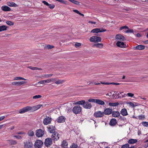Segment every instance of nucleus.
<instances>
[{"label":"nucleus","mask_w":148,"mask_h":148,"mask_svg":"<svg viewBox=\"0 0 148 148\" xmlns=\"http://www.w3.org/2000/svg\"><path fill=\"white\" fill-rule=\"evenodd\" d=\"M10 142L12 145H15L17 143V142L15 140H10Z\"/></svg>","instance_id":"obj_48"},{"label":"nucleus","mask_w":148,"mask_h":148,"mask_svg":"<svg viewBox=\"0 0 148 148\" xmlns=\"http://www.w3.org/2000/svg\"><path fill=\"white\" fill-rule=\"evenodd\" d=\"M49 7V8L51 9H53L55 7V5L54 4H49V5L48 6Z\"/></svg>","instance_id":"obj_44"},{"label":"nucleus","mask_w":148,"mask_h":148,"mask_svg":"<svg viewBox=\"0 0 148 148\" xmlns=\"http://www.w3.org/2000/svg\"><path fill=\"white\" fill-rule=\"evenodd\" d=\"M137 142V140L136 139H131L128 141V143L130 144H133Z\"/></svg>","instance_id":"obj_27"},{"label":"nucleus","mask_w":148,"mask_h":148,"mask_svg":"<svg viewBox=\"0 0 148 148\" xmlns=\"http://www.w3.org/2000/svg\"><path fill=\"white\" fill-rule=\"evenodd\" d=\"M125 28H126V29H128V27L126 26H122V27H121L120 29V30H121L124 29H125Z\"/></svg>","instance_id":"obj_56"},{"label":"nucleus","mask_w":148,"mask_h":148,"mask_svg":"<svg viewBox=\"0 0 148 148\" xmlns=\"http://www.w3.org/2000/svg\"><path fill=\"white\" fill-rule=\"evenodd\" d=\"M101 83L103 84L109 85H110V83L106 82H101Z\"/></svg>","instance_id":"obj_53"},{"label":"nucleus","mask_w":148,"mask_h":148,"mask_svg":"<svg viewBox=\"0 0 148 148\" xmlns=\"http://www.w3.org/2000/svg\"><path fill=\"white\" fill-rule=\"evenodd\" d=\"M24 148H32L33 144L32 142L30 141H28L24 142Z\"/></svg>","instance_id":"obj_8"},{"label":"nucleus","mask_w":148,"mask_h":148,"mask_svg":"<svg viewBox=\"0 0 148 148\" xmlns=\"http://www.w3.org/2000/svg\"><path fill=\"white\" fill-rule=\"evenodd\" d=\"M112 116L114 117H118L120 115V113L119 111H113L112 112Z\"/></svg>","instance_id":"obj_24"},{"label":"nucleus","mask_w":148,"mask_h":148,"mask_svg":"<svg viewBox=\"0 0 148 148\" xmlns=\"http://www.w3.org/2000/svg\"><path fill=\"white\" fill-rule=\"evenodd\" d=\"M81 45V44L79 42H76L75 44V46L76 48H78L80 47Z\"/></svg>","instance_id":"obj_42"},{"label":"nucleus","mask_w":148,"mask_h":148,"mask_svg":"<svg viewBox=\"0 0 148 148\" xmlns=\"http://www.w3.org/2000/svg\"><path fill=\"white\" fill-rule=\"evenodd\" d=\"M79 2L77 1H75V4L78 5L79 4Z\"/></svg>","instance_id":"obj_63"},{"label":"nucleus","mask_w":148,"mask_h":148,"mask_svg":"<svg viewBox=\"0 0 148 148\" xmlns=\"http://www.w3.org/2000/svg\"><path fill=\"white\" fill-rule=\"evenodd\" d=\"M83 107L85 108L86 109H90L92 107V106L91 104L88 101L84 103L83 106Z\"/></svg>","instance_id":"obj_18"},{"label":"nucleus","mask_w":148,"mask_h":148,"mask_svg":"<svg viewBox=\"0 0 148 148\" xmlns=\"http://www.w3.org/2000/svg\"><path fill=\"white\" fill-rule=\"evenodd\" d=\"M75 12L77 14H79L80 15H81V16H84V14H82L81 13H80L77 10H75Z\"/></svg>","instance_id":"obj_43"},{"label":"nucleus","mask_w":148,"mask_h":148,"mask_svg":"<svg viewBox=\"0 0 148 148\" xmlns=\"http://www.w3.org/2000/svg\"><path fill=\"white\" fill-rule=\"evenodd\" d=\"M6 23L9 25H12L14 24L13 22L10 21H6Z\"/></svg>","instance_id":"obj_41"},{"label":"nucleus","mask_w":148,"mask_h":148,"mask_svg":"<svg viewBox=\"0 0 148 148\" xmlns=\"http://www.w3.org/2000/svg\"><path fill=\"white\" fill-rule=\"evenodd\" d=\"M43 142L41 140H36L34 143V146L36 148H40L43 145Z\"/></svg>","instance_id":"obj_4"},{"label":"nucleus","mask_w":148,"mask_h":148,"mask_svg":"<svg viewBox=\"0 0 148 148\" xmlns=\"http://www.w3.org/2000/svg\"><path fill=\"white\" fill-rule=\"evenodd\" d=\"M121 84V83H114V82H112L110 83V84H113V85H119Z\"/></svg>","instance_id":"obj_57"},{"label":"nucleus","mask_w":148,"mask_h":148,"mask_svg":"<svg viewBox=\"0 0 148 148\" xmlns=\"http://www.w3.org/2000/svg\"><path fill=\"white\" fill-rule=\"evenodd\" d=\"M103 112L101 111H97L95 112L94 114V116L96 118L101 117L103 116Z\"/></svg>","instance_id":"obj_9"},{"label":"nucleus","mask_w":148,"mask_h":148,"mask_svg":"<svg viewBox=\"0 0 148 148\" xmlns=\"http://www.w3.org/2000/svg\"><path fill=\"white\" fill-rule=\"evenodd\" d=\"M145 48V46L141 45H139L134 47V49L141 50L144 49Z\"/></svg>","instance_id":"obj_23"},{"label":"nucleus","mask_w":148,"mask_h":148,"mask_svg":"<svg viewBox=\"0 0 148 148\" xmlns=\"http://www.w3.org/2000/svg\"><path fill=\"white\" fill-rule=\"evenodd\" d=\"M52 143V140L51 138H47L45 139L44 142L45 145L46 146L48 147Z\"/></svg>","instance_id":"obj_10"},{"label":"nucleus","mask_w":148,"mask_h":148,"mask_svg":"<svg viewBox=\"0 0 148 148\" xmlns=\"http://www.w3.org/2000/svg\"><path fill=\"white\" fill-rule=\"evenodd\" d=\"M42 97V96L40 95H35L33 97V98L34 99H37Z\"/></svg>","instance_id":"obj_39"},{"label":"nucleus","mask_w":148,"mask_h":148,"mask_svg":"<svg viewBox=\"0 0 148 148\" xmlns=\"http://www.w3.org/2000/svg\"><path fill=\"white\" fill-rule=\"evenodd\" d=\"M112 108H106L104 110L103 114L107 115H109L112 113Z\"/></svg>","instance_id":"obj_13"},{"label":"nucleus","mask_w":148,"mask_h":148,"mask_svg":"<svg viewBox=\"0 0 148 148\" xmlns=\"http://www.w3.org/2000/svg\"><path fill=\"white\" fill-rule=\"evenodd\" d=\"M25 83V82L24 81H21L18 82H13L12 83V84L13 85L15 86H20L24 84Z\"/></svg>","instance_id":"obj_21"},{"label":"nucleus","mask_w":148,"mask_h":148,"mask_svg":"<svg viewBox=\"0 0 148 148\" xmlns=\"http://www.w3.org/2000/svg\"><path fill=\"white\" fill-rule=\"evenodd\" d=\"M88 23H91V24H95L96 23L95 22H93V21H89V22H88Z\"/></svg>","instance_id":"obj_62"},{"label":"nucleus","mask_w":148,"mask_h":148,"mask_svg":"<svg viewBox=\"0 0 148 148\" xmlns=\"http://www.w3.org/2000/svg\"><path fill=\"white\" fill-rule=\"evenodd\" d=\"M17 134H25V133L24 132H18L17 133Z\"/></svg>","instance_id":"obj_60"},{"label":"nucleus","mask_w":148,"mask_h":148,"mask_svg":"<svg viewBox=\"0 0 148 148\" xmlns=\"http://www.w3.org/2000/svg\"><path fill=\"white\" fill-rule=\"evenodd\" d=\"M106 31V29L103 28H95L91 30V32L93 33H98V32H101Z\"/></svg>","instance_id":"obj_12"},{"label":"nucleus","mask_w":148,"mask_h":148,"mask_svg":"<svg viewBox=\"0 0 148 148\" xmlns=\"http://www.w3.org/2000/svg\"><path fill=\"white\" fill-rule=\"evenodd\" d=\"M125 32L126 33H132L133 32V30L132 29L127 30L125 31Z\"/></svg>","instance_id":"obj_52"},{"label":"nucleus","mask_w":148,"mask_h":148,"mask_svg":"<svg viewBox=\"0 0 148 148\" xmlns=\"http://www.w3.org/2000/svg\"><path fill=\"white\" fill-rule=\"evenodd\" d=\"M121 148H130L129 145L128 144H126L123 145Z\"/></svg>","instance_id":"obj_45"},{"label":"nucleus","mask_w":148,"mask_h":148,"mask_svg":"<svg viewBox=\"0 0 148 148\" xmlns=\"http://www.w3.org/2000/svg\"><path fill=\"white\" fill-rule=\"evenodd\" d=\"M14 137H16L18 139H21L22 138V137L20 136L17 135V136H14Z\"/></svg>","instance_id":"obj_59"},{"label":"nucleus","mask_w":148,"mask_h":148,"mask_svg":"<svg viewBox=\"0 0 148 148\" xmlns=\"http://www.w3.org/2000/svg\"><path fill=\"white\" fill-rule=\"evenodd\" d=\"M52 119L50 116H46L45 117L43 120V123L45 125H48L51 123Z\"/></svg>","instance_id":"obj_3"},{"label":"nucleus","mask_w":148,"mask_h":148,"mask_svg":"<svg viewBox=\"0 0 148 148\" xmlns=\"http://www.w3.org/2000/svg\"><path fill=\"white\" fill-rule=\"evenodd\" d=\"M51 137L52 139L54 141H56L60 137V134L57 132H55V131L52 133Z\"/></svg>","instance_id":"obj_6"},{"label":"nucleus","mask_w":148,"mask_h":148,"mask_svg":"<svg viewBox=\"0 0 148 148\" xmlns=\"http://www.w3.org/2000/svg\"><path fill=\"white\" fill-rule=\"evenodd\" d=\"M26 79L21 77H16L14 78V80H25Z\"/></svg>","instance_id":"obj_37"},{"label":"nucleus","mask_w":148,"mask_h":148,"mask_svg":"<svg viewBox=\"0 0 148 148\" xmlns=\"http://www.w3.org/2000/svg\"><path fill=\"white\" fill-rule=\"evenodd\" d=\"M97 99H88V101L89 102H92L94 103H96Z\"/></svg>","instance_id":"obj_38"},{"label":"nucleus","mask_w":148,"mask_h":148,"mask_svg":"<svg viewBox=\"0 0 148 148\" xmlns=\"http://www.w3.org/2000/svg\"><path fill=\"white\" fill-rule=\"evenodd\" d=\"M31 108V106H27L19 110V113L20 114H23L25 112L30 111V109Z\"/></svg>","instance_id":"obj_7"},{"label":"nucleus","mask_w":148,"mask_h":148,"mask_svg":"<svg viewBox=\"0 0 148 148\" xmlns=\"http://www.w3.org/2000/svg\"><path fill=\"white\" fill-rule=\"evenodd\" d=\"M96 103L102 106L104 105L105 104L104 101L98 99H97Z\"/></svg>","instance_id":"obj_28"},{"label":"nucleus","mask_w":148,"mask_h":148,"mask_svg":"<svg viewBox=\"0 0 148 148\" xmlns=\"http://www.w3.org/2000/svg\"><path fill=\"white\" fill-rule=\"evenodd\" d=\"M27 134L29 136H33L34 135V133L33 131L30 130L28 131Z\"/></svg>","instance_id":"obj_35"},{"label":"nucleus","mask_w":148,"mask_h":148,"mask_svg":"<svg viewBox=\"0 0 148 148\" xmlns=\"http://www.w3.org/2000/svg\"><path fill=\"white\" fill-rule=\"evenodd\" d=\"M128 104L130 106L134 107V103L132 102H130L128 103Z\"/></svg>","instance_id":"obj_55"},{"label":"nucleus","mask_w":148,"mask_h":148,"mask_svg":"<svg viewBox=\"0 0 148 148\" xmlns=\"http://www.w3.org/2000/svg\"><path fill=\"white\" fill-rule=\"evenodd\" d=\"M1 10L5 12L10 11L11 10V8L6 5H3L1 7Z\"/></svg>","instance_id":"obj_20"},{"label":"nucleus","mask_w":148,"mask_h":148,"mask_svg":"<svg viewBox=\"0 0 148 148\" xmlns=\"http://www.w3.org/2000/svg\"><path fill=\"white\" fill-rule=\"evenodd\" d=\"M74 106V103L72 102L68 104V109L67 110V112L69 113L72 110L73 112L74 113V107H73V106Z\"/></svg>","instance_id":"obj_5"},{"label":"nucleus","mask_w":148,"mask_h":148,"mask_svg":"<svg viewBox=\"0 0 148 148\" xmlns=\"http://www.w3.org/2000/svg\"><path fill=\"white\" fill-rule=\"evenodd\" d=\"M138 118L139 119H142L145 118V116L144 115L142 114L138 116Z\"/></svg>","instance_id":"obj_49"},{"label":"nucleus","mask_w":148,"mask_h":148,"mask_svg":"<svg viewBox=\"0 0 148 148\" xmlns=\"http://www.w3.org/2000/svg\"><path fill=\"white\" fill-rule=\"evenodd\" d=\"M85 103V101L81 100L78 101L76 102H75V105H84V103Z\"/></svg>","instance_id":"obj_29"},{"label":"nucleus","mask_w":148,"mask_h":148,"mask_svg":"<svg viewBox=\"0 0 148 148\" xmlns=\"http://www.w3.org/2000/svg\"><path fill=\"white\" fill-rule=\"evenodd\" d=\"M103 44L100 43L95 44L92 46L93 47H96L99 48H103Z\"/></svg>","instance_id":"obj_26"},{"label":"nucleus","mask_w":148,"mask_h":148,"mask_svg":"<svg viewBox=\"0 0 148 148\" xmlns=\"http://www.w3.org/2000/svg\"><path fill=\"white\" fill-rule=\"evenodd\" d=\"M54 47L53 46L48 45L47 46H45L44 48L47 49H50L53 48Z\"/></svg>","instance_id":"obj_36"},{"label":"nucleus","mask_w":148,"mask_h":148,"mask_svg":"<svg viewBox=\"0 0 148 148\" xmlns=\"http://www.w3.org/2000/svg\"><path fill=\"white\" fill-rule=\"evenodd\" d=\"M63 80H59L55 82V83L56 84H61L63 82Z\"/></svg>","instance_id":"obj_50"},{"label":"nucleus","mask_w":148,"mask_h":148,"mask_svg":"<svg viewBox=\"0 0 148 148\" xmlns=\"http://www.w3.org/2000/svg\"><path fill=\"white\" fill-rule=\"evenodd\" d=\"M47 128L48 131L51 133H52L54 132L56 130L55 127L51 125H48L47 127Z\"/></svg>","instance_id":"obj_19"},{"label":"nucleus","mask_w":148,"mask_h":148,"mask_svg":"<svg viewBox=\"0 0 148 148\" xmlns=\"http://www.w3.org/2000/svg\"><path fill=\"white\" fill-rule=\"evenodd\" d=\"M101 38L100 37L97 36H92L90 38L89 41L92 42H101Z\"/></svg>","instance_id":"obj_2"},{"label":"nucleus","mask_w":148,"mask_h":148,"mask_svg":"<svg viewBox=\"0 0 148 148\" xmlns=\"http://www.w3.org/2000/svg\"><path fill=\"white\" fill-rule=\"evenodd\" d=\"M28 68L30 69L33 70H37L39 69L38 68L36 67H34L32 66H29Z\"/></svg>","instance_id":"obj_46"},{"label":"nucleus","mask_w":148,"mask_h":148,"mask_svg":"<svg viewBox=\"0 0 148 148\" xmlns=\"http://www.w3.org/2000/svg\"><path fill=\"white\" fill-rule=\"evenodd\" d=\"M7 4L10 7H16L17 6V5L13 2H8Z\"/></svg>","instance_id":"obj_31"},{"label":"nucleus","mask_w":148,"mask_h":148,"mask_svg":"<svg viewBox=\"0 0 148 148\" xmlns=\"http://www.w3.org/2000/svg\"><path fill=\"white\" fill-rule=\"evenodd\" d=\"M52 75V74L45 75V78H48L51 77Z\"/></svg>","instance_id":"obj_54"},{"label":"nucleus","mask_w":148,"mask_h":148,"mask_svg":"<svg viewBox=\"0 0 148 148\" xmlns=\"http://www.w3.org/2000/svg\"><path fill=\"white\" fill-rule=\"evenodd\" d=\"M142 124L144 127H148V122L145 121L142 122Z\"/></svg>","instance_id":"obj_40"},{"label":"nucleus","mask_w":148,"mask_h":148,"mask_svg":"<svg viewBox=\"0 0 148 148\" xmlns=\"http://www.w3.org/2000/svg\"><path fill=\"white\" fill-rule=\"evenodd\" d=\"M120 113L123 116H126L128 115L127 110L125 108L122 109L120 111Z\"/></svg>","instance_id":"obj_22"},{"label":"nucleus","mask_w":148,"mask_h":148,"mask_svg":"<svg viewBox=\"0 0 148 148\" xmlns=\"http://www.w3.org/2000/svg\"><path fill=\"white\" fill-rule=\"evenodd\" d=\"M45 133V129L44 128L42 129H39L37 130L36 132V135L38 137H41L44 135Z\"/></svg>","instance_id":"obj_1"},{"label":"nucleus","mask_w":148,"mask_h":148,"mask_svg":"<svg viewBox=\"0 0 148 148\" xmlns=\"http://www.w3.org/2000/svg\"><path fill=\"white\" fill-rule=\"evenodd\" d=\"M117 123V121L116 119H112L111 120L110 122V125L111 126H114Z\"/></svg>","instance_id":"obj_25"},{"label":"nucleus","mask_w":148,"mask_h":148,"mask_svg":"<svg viewBox=\"0 0 148 148\" xmlns=\"http://www.w3.org/2000/svg\"><path fill=\"white\" fill-rule=\"evenodd\" d=\"M49 83L48 79L41 80L38 82V84L45 85L46 84Z\"/></svg>","instance_id":"obj_32"},{"label":"nucleus","mask_w":148,"mask_h":148,"mask_svg":"<svg viewBox=\"0 0 148 148\" xmlns=\"http://www.w3.org/2000/svg\"><path fill=\"white\" fill-rule=\"evenodd\" d=\"M66 119L65 117L62 116H59L56 119L57 122L59 123H63L65 122Z\"/></svg>","instance_id":"obj_16"},{"label":"nucleus","mask_w":148,"mask_h":148,"mask_svg":"<svg viewBox=\"0 0 148 148\" xmlns=\"http://www.w3.org/2000/svg\"><path fill=\"white\" fill-rule=\"evenodd\" d=\"M7 28V27L5 25L0 26V32L6 30Z\"/></svg>","instance_id":"obj_34"},{"label":"nucleus","mask_w":148,"mask_h":148,"mask_svg":"<svg viewBox=\"0 0 148 148\" xmlns=\"http://www.w3.org/2000/svg\"><path fill=\"white\" fill-rule=\"evenodd\" d=\"M42 3H43L45 5L47 6H48V5H49V3L45 1H42Z\"/></svg>","instance_id":"obj_58"},{"label":"nucleus","mask_w":148,"mask_h":148,"mask_svg":"<svg viewBox=\"0 0 148 148\" xmlns=\"http://www.w3.org/2000/svg\"><path fill=\"white\" fill-rule=\"evenodd\" d=\"M61 145L63 147L66 148L67 147L68 143L66 140H63Z\"/></svg>","instance_id":"obj_30"},{"label":"nucleus","mask_w":148,"mask_h":148,"mask_svg":"<svg viewBox=\"0 0 148 148\" xmlns=\"http://www.w3.org/2000/svg\"><path fill=\"white\" fill-rule=\"evenodd\" d=\"M109 105L110 106H116L119 105V103L118 102L112 103L110 102L109 103Z\"/></svg>","instance_id":"obj_33"},{"label":"nucleus","mask_w":148,"mask_h":148,"mask_svg":"<svg viewBox=\"0 0 148 148\" xmlns=\"http://www.w3.org/2000/svg\"><path fill=\"white\" fill-rule=\"evenodd\" d=\"M82 111V108L79 105H76L75 106V114L79 113Z\"/></svg>","instance_id":"obj_14"},{"label":"nucleus","mask_w":148,"mask_h":148,"mask_svg":"<svg viewBox=\"0 0 148 148\" xmlns=\"http://www.w3.org/2000/svg\"><path fill=\"white\" fill-rule=\"evenodd\" d=\"M5 118L4 116H0V121L3 119Z\"/></svg>","instance_id":"obj_61"},{"label":"nucleus","mask_w":148,"mask_h":148,"mask_svg":"<svg viewBox=\"0 0 148 148\" xmlns=\"http://www.w3.org/2000/svg\"><path fill=\"white\" fill-rule=\"evenodd\" d=\"M47 79L49 83L51 82H54L56 80V79L55 78H51L50 79Z\"/></svg>","instance_id":"obj_47"},{"label":"nucleus","mask_w":148,"mask_h":148,"mask_svg":"<svg viewBox=\"0 0 148 148\" xmlns=\"http://www.w3.org/2000/svg\"><path fill=\"white\" fill-rule=\"evenodd\" d=\"M127 95L128 97H132L134 96V94L131 93H127Z\"/></svg>","instance_id":"obj_51"},{"label":"nucleus","mask_w":148,"mask_h":148,"mask_svg":"<svg viewBox=\"0 0 148 148\" xmlns=\"http://www.w3.org/2000/svg\"><path fill=\"white\" fill-rule=\"evenodd\" d=\"M115 39L118 41H123L125 40V38L121 35L117 34L116 36Z\"/></svg>","instance_id":"obj_15"},{"label":"nucleus","mask_w":148,"mask_h":148,"mask_svg":"<svg viewBox=\"0 0 148 148\" xmlns=\"http://www.w3.org/2000/svg\"><path fill=\"white\" fill-rule=\"evenodd\" d=\"M122 41H118L116 43L117 46L122 48H125L127 47L126 45L125 44L124 42H122Z\"/></svg>","instance_id":"obj_11"},{"label":"nucleus","mask_w":148,"mask_h":148,"mask_svg":"<svg viewBox=\"0 0 148 148\" xmlns=\"http://www.w3.org/2000/svg\"><path fill=\"white\" fill-rule=\"evenodd\" d=\"M42 106V105L39 104L33 107H31V108L30 109V110H32V111H35L40 109Z\"/></svg>","instance_id":"obj_17"},{"label":"nucleus","mask_w":148,"mask_h":148,"mask_svg":"<svg viewBox=\"0 0 148 148\" xmlns=\"http://www.w3.org/2000/svg\"><path fill=\"white\" fill-rule=\"evenodd\" d=\"M75 148H79V146L75 144Z\"/></svg>","instance_id":"obj_64"}]
</instances>
